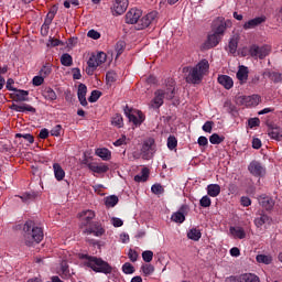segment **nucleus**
<instances>
[{"label":"nucleus","instance_id":"1","mask_svg":"<svg viewBox=\"0 0 282 282\" xmlns=\"http://www.w3.org/2000/svg\"><path fill=\"white\" fill-rule=\"evenodd\" d=\"M208 69H210V64L208 59H202L194 67H183V74H186L185 80L189 85H199L204 80V76L208 74Z\"/></svg>","mask_w":282,"mask_h":282},{"label":"nucleus","instance_id":"2","mask_svg":"<svg viewBox=\"0 0 282 282\" xmlns=\"http://www.w3.org/2000/svg\"><path fill=\"white\" fill-rule=\"evenodd\" d=\"M22 237L25 246L29 248L34 246V243H41L43 241V228L36 226L33 220H28L23 225Z\"/></svg>","mask_w":282,"mask_h":282},{"label":"nucleus","instance_id":"3","mask_svg":"<svg viewBox=\"0 0 282 282\" xmlns=\"http://www.w3.org/2000/svg\"><path fill=\"white\" fill-rule=\"evenodd\" d=\"M79 217L84 218L82 220V226H88L84 232L87 235H94L95 237H102L105 235V229L100 223L95 221L93 223L91 219L96 217V214L93 210H84L79 214Z\"/></svg>","mask_w":282,"mask_h":282},{"label":"nucleus","instance_id":"4","mask_svg":"<svg viewBox=\"0 0 282 282\" xmlns=\"http://www.w3.org/2000/svg\"><path fill=\"white\" fill-rule=\"evenodd\" d=\"M80 259H85V264L87 268H90L94 272L100 273V274H111L113 272V268L109 262L102 260V258L89 256L83 253L80 256Z\"/></svg>","mask_w":282,"mask_h":282},{"label":"nucleus","instance_id":"5","mask_svg":"<svg viewBox=\"0 0 282 282\" xmlns=\"http://www.w3.org/2000/svg\"><path fill=\"white\" fill-rule=\"evenodd\" d=\"M107 62V54L105 52H99L97 54H93L88 62L86 67V74L87 76H94V72L100 67L104 63Z\"/></svg>","mask_w":282,"mask_h":282},{"label":"nucleus","instance_id":"6","mask_svg":"<svg viewBox=\"0 0 282 282\" xmlns=\"http://www.w3.org/2000/svg\"><path fill=\"white\" fill-rule=\"evenodd\" d=\"M164 98L173 100V98H175V90L172 88H167L166 90L158 89L154 93V98L152 100L156 109H160L164 105Z\"/></svg>","mask_w":282,"mask_h":282},{"label":"nucleus","instance_id":"7","mask_svg":"<svg viewBox=\"0 0 282 282\" xmlns=\"http://www.w3.org/2000/svg\"><path fill=\"white\" fill-rule=\"evenodd\" d=\"M123 111L129 122H132L134 127H140L144 122V113L142 111L130 108L129 106H126Z\"/></svg>","mask_w":282,"mask_h":282},{"label":"nucleus","instance_id":"8","mask_svg":"<svg viewBox=\"0 0 282 282\" xmlns=\"http://www.w3.org/2000/svg\"><path fill=\"white\" fill-rule=\"evenodd\" d=\"M155 139L149 138L143 142L141 153L144 160H151L155 155Z\"/></svg>","mask_w":282,"mask_h":282},{"label":"nucleus","instance_id":"9","mask_svg":"<svg viewBox=\"0 0 282 282\" xmlns=\"http://www.w3.org/2000/svg\"><path fill=\"white\" fill-rule=\"evenodd\" d=\"M156 19H158V12L155 11H152L143 15L141 19L139 18L137 30H145V28H149V25H153Z\"/></svg>","mask_w":282,"mask_h":282},{"label":"nucleus","instance_id":"10","mask_svg":"<svg viewBox=\"0 0 282 282\" xmlns=\"http://www.w3.org/2000/svg\"><path fill=\"white\" fill-rule=\"evenodd\" d=\"M127 8H129V0H112L110 10L113 17H120L127 12Z\"/></svg>","mask_w":282,"mask_h":282},{"label":"nucleus","instance_id":"11","mask_svg":"<svg viewBox=\"0 0 282 282\" xmlns=\"http://www.w3.org/2000/svg\"><path fill=\"white\" fill-rule=\"evenodd\" d=\"M248 171L253 177H263L265 175V167L259 161H252L248 166Z\"/></svg>","mask_w":282,"mask_h":282},{"label":"nucleus","instance_id":"12","mask_svg":"<svg viewBox=\"0 0 282 282\" xmlns=\"http://www.w3.org/2000/svg\"><path fill=\"white\" fill-rule=\"evenodd\" d=\"M228 29V23L224 21V19H217L213 22V29L212 32L214 34H217L218 36L224 39V34L226 33V30Z\"/></svg>","mask_w":282,"mask_h":282},{"label":"nucleus","instance_id":"13","mask_svg":"<svg viewBox=\"0 0 282 282\" xmlns=\"http://www.w3.org/2000/svg\"><path fill=\"white\" fill-rule=\"evenodd\" d=\"M221 36L217 35V33L208 34L207 40L205 41L203 47L204 50H213V47H217L218 43H221Z\"/></svg>","mask_w":282,"mask_h":282},{"label":"nucleus","instance_id":"14","mask_svg":"<svg viewBox=\"0 0 282 282\" xmlns=\"http://www.w3.org/2000/svg\"><path fill=\"white\" fill-rule=\"evenodd\" d=\"M140 17H142V11L140 9H131L126 14V23L133 25L140 21Z\"/></svg>","mask_w":282,"mask_h":282},{"label":"nucleus","instance_id":"15","mask_svg":"<svg viewBox=\"0 0 282 282\" xmlns=\"http://www.w3.org/2000/svg\"><path fill=\"white\" fill-rule=\"evenodd\" d=\"M186 213H188V205H182L178 212L172 215V221H175V224H184V221H186Z\"/></svg>","mask_w":282,"mask_h":282},{"label":"nucleus","instance_id":"16","mask_svg":"<svg viewBox=\"0 0 282 282\" xmlns=\"http://www.w3.org/2000/svg\"><path fill=\"white\" fill-rule=\"evenodd\" d=\"M84 164H86V166L89 169V171H93V173L102 174L109 171V165L105 163H100L98 165V163H89V161L84 160Z\"/></svg>","mask_w":282,"mask_h":282},{"label":"nucleus","instance_id":"17","mask_svg":"<svg viewBox=\"0 0 282 282\" xmlns=\"http://www.w3.org/2000/svg\"><path fill=\"white\" fill-rule=\"evenodd\" d=\"M87 85L79 84L77 89V98L82 105V107H87Z\"/></svg>","mask_w":282,"mask_h":282},{"label":"nucleus","instance_id":"18","mask_svg":"<svg viewBox=\"0 0 282 282\" xmlns=\"http://www.w3.org/2000/svg\"><path fill=\"white\" fill-rule=\"evenodd\" d=\"M261 23H265V17L263 15L247 21L243 24V30H254V28H258Z\"/></svg>","mask_w":282,"mask_h":282},{"label":"nucleus","instance_id":"19","mask_svg":"<svg viewBox=\"0 0 282 282\" xmlns=\"http://www.w3.org/2000/svg\"><path fill=\"white\" fill-rule=\"evenodd\" d=\"M258 202L262 208H265V210H272V208H274V199L270 196L261 195L258 198Z\"/></svg>","mask_w":282,"mask_h":282},{"label":"nucleus","instance_id":"20","mask_svg":"<svg viewBox=\"0 0 282 282\" xmlns=\"http://www.w3.org/2000/svg\"><path fill=\"white\" fill-rule=\"evenodd\" d=\"M10 109H12L13 111H18L20 113H25V111H29L30 113H36V108L28 104H23L21 106L13 104L11 105Z\"/></svg>","mask_w":282,"mask_h":282},{"label":"nucleus","instance_id":"21","mask_svg":"<svg viewBox=\"0 0 282 282\" xmlns=\"http://www.w3.org/2000/svg\"><path fill=\"white\" fill-rule=\"evenodd\" d=\"M230 282H261V280H259L254 273H245L231 280Z\"/></svg>","mask_w":282,"mask_h":282},{"label":"nucleus","instance_id":"22","mask_svg":"<svg viewBox=\"0 0 282 282\" xmlns=\"http://www.w3.org/2000/svg\"><path fill=\"white\" fill-rule=\"evenodd\" d=\"M218 83L219 85L225 87V89H232V87L235 86V82L232 80V77L228 75H219Z\"/></svg>","mask_w":282,"mask_h":282},{"label":"nucleus","instance_id":"23","mask_svg":"<svg viewBox=\"0 0 282 282\" xmlns=\"http://www.w3.org/2000/svg\"><path fill=\"white\" fill-rule=\"evenodd\" d=\"M13 91H15V94H13V100L15 102H28L29 100L28 96H30V91L21 90V89H17Z\"/></svg>","mask_w":282,"mask_h":282},{"label":"nucleus","instance_id":"24","mask_svg":"<svg viewBox=\"0 0 282 282\" xmlns=\"http://www.w3.org/2000/svg\"><path fill=\"white\" fill-rule=\"evenodd\" d=\"M268 135L271 140H276L278 142H282V128L275 127L268 130Z\"/></svg>","mask_w":282,"mask_h":282},{"label":"nucleus","instance_id":"25","mask_svg":"<svg viewBox=\"0 0 282 282\" xmlns=\"http://www.w3.org/2000/svg\"><path fill=\"white\" fill-rule=\"evenodd\" d=\"M95 155L101 158L104 162H109V160H111V151H109L107 148H98L95 151Z\"/></svg>","mask_w":282,"mask_h":282},{"label":"nucleus","instance_id":"26","mask_svg":"<svg viewBox=\"0 0 282 282\" xmlns=\"http://www.w3.org/2000/svg\"><path fill=\"white\" fill-rule=\"evenodd\" d=\"M229 232L234 239H246V230L242 227H230Z\"/></svg>","mask_w":282,"mask_h":282},{"label":"nucleus","instance_id":"27","mask_svg":"<svg viewBox=\"0 0 282 282\" xmlns=\"http://www.w3.org/2000/svg\"><path fill=\"white\" fill-rule=\"evenodd\" d=\"M53 171L57 182H63V180H65V170H63V166H61L58 163L53 164Z\"/></svg>","mask_w":282,"mask_h":282},{"label":"nucleus","instance_id":"28","mask_svg":"<svg viewBox=\"0 0 282 282\" xmlns=\"http://www.w3.org/2000/svg\"><path fill=\"white\" fill-rule=\"evenodd\" d=\"M219 193H221V186L219 184H209L207 186V195L209 197H218Z\"/></svg>","mask_w":282,"mask_h":282},{"label":"nucleus","instance_id":"29","mask_svg":"<svg viewBox=\"0 0 282 282\" xmlns=\"http://www.w3.org/2000/svg\"><path fill=\"white\" fill-rule=\"evenodd\" d=\"M42 96L43 98H45V100H50L51 102L58 98L56 91H54V89H52L51 87L45 88L42 93Z\"/></svg>","mask_w":282,"mask_h":282},{"label":"nucleus","instance_id":"30","mask_svg":"<svg viewBox=\"0 0 282 282\" xmlns=\"http://www.w3.org/2000/svg\"><path fill=\"white\" fill-rule=\"evenodd\" d=\"M59 276H62L63 279H69L72 276V273L69 272V264L67 263V261H62Z\"/></svg>","mask_w":282,"mask_h":282},{"label":"nucleus","instance_id":"31","mask_svg":"<svg viewBox=\"0 0 282 282\" xmlns=\"http://www.w3.org/2000/svg\"><path fill=\"white\" fill-rule=\"evenodd\" d=\"M238 80H240V83H246L248 80V67L246 66H239V69L236 74Z\"/></svg>","mask_w":282,"mask_h":282},{"label":"nucleus","instance_id":"32","mask_svg":"<svg viewBox=\"0 0 282 282\" xmlns=\"http://www.w3.org/2000/svg\"><path fill=\"white\" fill-rule=\"evenodd\" d=\"M149 174H150V171H149V167H143L141 170V174H137L134 176V182H147V180H149Z\"/></svg>","mask_w":282,"mask_h":282},{"label":"nucleus","instance_id":"33","mask_svg":"<svg viewBox=\"0 0 282 282\" xmlns=\"http://www.w3.org/2000/svg\"><path fill=\"white\" fill-rule=\"evenodd\" d=\"M118 202H120L118 196L110 195V196L105 198V206H106V208H113V207L117 206Z\"/></svg>","mask_w":282,"mask_h":282},{"label":"nucleus","instance_id":"34","mask_svg":"<svg viewBox=\"0 0 282 282\" xmlns=\"http://www.w3.org/2000/svg\"><path fill=\"white\" fill-rule=\"evenodd\" d=\"M187 237L192 240V241H199V239H202V231L197 228H192L188 232H187Z\"/></svg>","mask_w":282,"mask_h":282},{"label":"nucleus","instance_id":"35","mask_svg":"<svg viewBox=\"0 0 282 282\" xmlns=\"http://www.w3.org/2000/svg\"><path fill=\"white\" fill-rule=\"evenodd\" d=\"M61 63L62 65H64V67H72V65L74 64V58H72V55H69V53H64L61 56Z\"/></svg>","mask_w":282,"mask_h":282},{"label":"nucleus","instance_id":"36","mask_svg":"<svg viewBox=\"0 0 282 282\" xmlns=\"http://www.w3.org/2000/svg\"><path fill=\"white\" fill-rule=\"evenodd\" d=\"M271 219L270 216L262 214L260 217L254 219V224L257 226V228H261V226H263V224H270Z\"/></svg>","mask_w":282,"mask_h":282},{"label":"nucleus","instance_id":"37","mask_svg":"<svg viewBox=\"0 0 282 282\" xmlns=\"http://www.w3.org/2000/svg\"><path fill=\"white\" fill-rule=\"evenodd\" d=\"M50 74H52V64L46 63L45 65L42 66V68L40 70V76L42 78H47V76H50Z\"/></svg>","mask_w":282,"mask_h":282},{"label":"nucleus","instance_id":"38","mask_svg":"<svg viewBox=\"0 0 282 282\" xmlns=\"http://www.w3.org/2000/svg\"><path fill=\"white\" fill-rule=\"evenodd\" d=\"M224 109H226L227 113H230L231 116H237V107L232 105L231 101H225Z\"/></svg>","mask_w":282,"mask_h":282},{"label":"nucleus","instance_id":"39","mask_svg":"<svg viewBox=\"0 0 282 282\" xmlns=\"http://www.w3.org/2000/svg\"><path fill=\"white\" fill-rule=\"evenodd\" d=\"M256 260L258 261V263H264V265H270V263H272V258L265 254H258L256 257Z\"/></svg>","mask_w":282,"mask_h":282},{"label":"nucleus","instance_id":"40","mask_svg":"<svg viewBox=\"0 0 282 282\" xmlns=\"http://www.w3.org/2000/svg\"><path fill=\"white\" fill-rule=\"evenodd\" d=\"M224 140H226V138L223 135H218L217 133H213L209 137L210 144H221V142H224Z\"/></svg>","mask_w":282,"mask_h":282},{"label":"nucleus","instance_id":"41","mask_svg":"<svg viewBox=\"0 0 282 282\" xmlns=\"http://www.w3.org/2000/svg\"><path fill=\"white\" fill-rule=\"evenodd\" d=\"M15 138L17 139L23 138L25 142H29V144H34V135H32L31 133H17Z\"/></svg>","mask_w":282,"mask_h":282},{"label":"nucleus","instance_id":"42","mask_svg":"<svg viewBox=\"0 0 282 282\" xmlns=\"http://www.w3.org/2000/svg\"><path fill=\"white\" fill-rule=\"evenodd\" d=\"M269 54H270V47L259 46L258 58H260V61H263V58H265V56H268Z\"/></svg>","mask_w":282,"mask_h":282},{"label":"nucleus","instance_id":"43","mask_svg":"<svg viewBox=\"0 0 282 282\" xmlns=\"http://www.w3.org/2000/svg\"><path fill=\"white\" fill-rule=\"evenodd\" d=\"M141 270L145 276H151V274L155 272V267H153V264H144Z\"/></svg>","mask_w":282,"mask_h":282},{"label":"nucleus","instance_id":"44","mask_svg":"<svg viewBox=\"0 0 282 282\" xmlns=\"http://www.w3.org/2000/svg\"><path fill=\"white\" fill-rule=\"evenodd\" d=\"M167 149H170V151L177 149V138H175V135H170L167 138Z\"/></svg>","mask_w":282,"mask_h":282},{"label":"nucleus","instance_id":"45","mask_svg":"<svg viewBox=\"0 0 282 282\" xmlns=\"http://www.w3.org/2000/svg\"><path fill=\"white\" fill-rule=\"evenodd\" d=\"M102 96L100 90H93L90 96L88 97L89 102H98V99Z\"/></svg>","mask_w":282,"mask_h":282},{"label":"nucleus","instance_id":"46","mask_svg":"<svg viewBox=\"0 0 282 282\" xmlns=\"http://www.w3.org/2000/svg\"><path fill=\"white\" fill-rule=\"evenodd\" d=\"M142 259L145 263H151L153 261V251L147 250L142 252Z\"/></svg>","mask_w":282,"mask_h":282},{"label":"nucleus","instance_id":"47","mask_svg":"<svg viewBox=\"0 0 282 282\" xmlns=\"http://www.w3.org/2000/svg\"><path fill=\"white\" fill-rule=\"evenodd\" d=\"M122 272H123L124 274H133V272H135V268H133L131 263L126 262V263L122 265Z\"/></svg>","mask_w":282,"mask_h":282},{"label":"nucleus","instance_id":"48","mask_svg":"<svg viewBox=\"0 0 282 282\" xmlns=\"http://www.w3.org/2000/svg\"><path fill=\"white\" fill-rule=\"evenodd\" d=\"M151 191L154 195H162V193H164V187L162 184H154L152 185Z\"/></svg>","mask_w":282,"mask_h":282},{"label":"nucleus","instance_id":"49","mask_svg":"<svg viewBox=\"0 0 282 282\" xmlns=\"http://www.w3.org/2000/svg\"><path fill=\"white\" fill-rule=\"evenodd\" d=\"M249 54L250 56H252L253 58H259V45L257 44H252L250 47H249Z\"/></svg>","mask_w":282,"mask_h":282},{"label":"nucleus","instance_id":"50","mask_svg":"<svg viewBox=\"0 0 282 282\" xmlns=\"http://www.w3.org/2000/svg\"><path fill=\"white\" fill-rule=\"evenodd\" d=\"M112 124L113 127H118V129H121L123 124L122 116L117 115L112 118Z\"/></svg>","mask_w":282,"mask_h":282},{"label":"nucleus","instance_id":"51","mask_svg":"<svg viewBox=\"0 0 282 282\" xmlns=\"http://www.w3.org/2000/svg\"><path fill=\"white\" fill-rule=\"evenodd\" d=\"M199 204H200L202 208H209V206H210V204H213V202L210 200V197L203 196L199 200Z\"/></svg>","mask_w":282,"mask_h":282},{"label":"nucleus","instance_id":"52","mask_svg":"<svg viewBox=\"0 0 282 282\" xmlns=\"http://www.w3.org/2000/svg\"><path fill=\"white\" fill-rule=\"evenodd\" d=\"M61 131H63V126L56 124L55 127L52 128L51 135L58 138L61 135Z\"/></svg>","mask_w":282,"mask_h":282},{"label":"nucleus","instance_id":"53","mask_svg":"<svg viewBox=\"0 0 282 282\" xmlns=\"http://www.w3.org/2000/svg\"><path fill=\"white\" fill-rule=\"evenodd\" d=\"M124 47H126V44L123 41L117 42V44H116L117 56H120L122 54V52H124Z\"/></svg>","mask_w":282,"mask_h":282},{"label":"nucleus","instance_id":"54","mask_svg":"<svg viewBox=\"0 0 282 282\" xmlns=\"http://www.w3.org/2000/svg\"><path fill=\"white\" fill-rule=\"evenodd\" d=\"M87 36L88 39H94V41H98V39H100V32L91 29L88 31Z\"/></svg>","mask_w":282,"mask_h":282},{"label":"nucleus","instance_id":"55","mask_svg":"<svg viewBox=\"0 0 282 282\" xmlns=\"http://www.w3.org/2000/svg\"><path fill=\"white\" fill-rule=\"evenodd\" d=\"M248 124L250 129H254V127H259V124H261V120L259 118H250L248 120Z\"/></svg>","mask_w":282,"mask_h":282},{"label":"nucleus","instance_id":"56","mask_svg":"<svg viewBox=\"0 0 282 282\" xmlns=\"http://www.w3.org/2000/svg\"><path fill=\"white\" fill-rule=\"evenodd\" d=\"M43 83H45V77H42L41 75L33 77V85L35 87H41V85H43Z\"/></svg>","mask_w":282,"mask_h":282},{"label":"nucleus","instance_id":"57","mask_svg":"<svg viewBox=\"0 0 282 282\" xmlns=\"http://www.w3.org/2000/svg\"><path fill=\"white\" fill-rule=\"evenodd\" d=\"M111 224L115 228H121V226H124V221L118 217H112L111 218Z\"/></svg>","mask_w":282,"mask_h":282},{"label":"nucleus","instance_id":"58","mask_svg":"<svg viewBox=\"0 0 282 282\" xmlns=\"http://www.w3.org/2000/svg\"><path fill=\"white\" fill-rule=\"evenodd\" d=\"M237 47H238V42L237 40L232 39L229 41V52L230 54H235V52H237Z\"/></svg>","mask_w":282,"mask_h":282},{"label":"nucleus","instance_id":"59","mask_svg":"<svg viewBox=\"0 0 282 282\" xmlns=\"http://www.w3.org/2000/svg\"><path fill=\"white\" fill-rule=\"evenodd\" d=\"M73 73V80H80L83 78V75L80 74V68L75 67L72 69Z\"/></svg>","mask_w":282,"mask_h":282},{"label":"nucleus","instance_id":"60","mask_svg":"<svg viewBox=\"0 0 282 282\" xmlns=\"http://www.w3.org/2000/svg\"><path fill=\"white\" fill-rule=\"evenodd\" d=\"M247 100L251 102V105H259V102L261 101V97H259V95H253L247 97Z\"/></svg>","mask_w":282,"mask_h":282},{"label":"nucleus","instance_id":"61","mask_svg":"<svg viewBox=\"0 0 282 282\" xmlns=\"http://www.w3.org/2000/svg\"><path fill=\"white\" fill-rule=\"evenodd\" d=\"M128 257L130 261H132V263H135V261H138V251L130 249L128 252Z\"/></svg>","mask_w":282,"mask_h":282},{"label":"nucleus","instance_id":"62","mask_svg":"<svg viewBox=\"0 0 282 282\" xmlns=\"http://www.w3.org/2000/svg\"><path fill=\"white\" fill-rule=\"evenodd\" d=\"M205 133H213V121H206L203 126Z\"/></svg>","mask_w":282,"mask_h":282},{"label":"nucleus","instance_id":"63","mask_svg":"<svg viewBox=\"0 0 282 282\" xmlns=\"http://www.w3.org/2000/svg\"><path fill=\"white\" fill-rule=\"evenodd\" d=\"M240 203H241V206H243L245 208H248V206L252 204V200L248 196H242L240 198Z\"/></svg>","mask_w":282,"mask_h":282},{"label":"nucleus","instance_id":"64","mask_svg":"<svg viewBox=\"0 0 282 282\" xmlns=\"http://www.w3.org/2000/svg\"><path fill=\"white\" fill-rule=\"evenodd\" d=\"M117 75L115 72H108L106 74V80L107 83H116Z\"/></svg>","mask_w":282,"mask_h":282}]
</instances>
